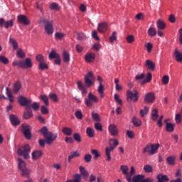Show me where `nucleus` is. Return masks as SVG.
<instances>
[{
  "instance_id": "1",
  "label": "nucleus",
  "mask_w": 182,
  "mask_h": 182,
  "mask_svg": "<svg viewBox=\"0 0 182 182\" xmlns=\"http://www.w3.org/2000/svg\"><path fill=\"white\" fill-rule=\"evenodd\" d=\"M18 168L21 171V175L22 177H26V178H29V174H31V170L26 167V163L23 161L22 159L18 158Z\"/></svg>"
},
{
  "instance_id": "2",
  "label": "nucleus",
  "mask_w": 182,
  "mask_h": 182,
  "mask_svg": "<svg viewBox=\"0 0 182 182\" xmlns=\"http://www.w3.org/2000/svg\"><path fill=\"white\" fill-rule=\"evenodd\" d=\"M119 146V141L117 139H109V147L105 148V154L107 156V161H110L112 160V156H110V152L113 151L116 147Z\"/></svg>"
},
{
  "instance_id": "3",
  "label": "nucleus",
  "mask_w": 182,
  "mask_h": 182,
  "mask_svg": "<svg viewBox=\"0 0 182 182\" xmlns=\"http://www.w3.org/2000/svg\"><path fill=\"white\" fill-rule=\"evenodd\" d=\"M40 22H41V23H44V31L47 35H53L55 28H53V21H49L46 18H41Z\"/></svg>"
},
{
  "instance_id": "4",
  "label": "nucleus",
  "mask_w": 182,
  "mask_h": 182,
  "mask_svg": "<svg viewBox=\"0 0 182 182\" xmlns=\"http://www.w3.org/2000/svg\"><path fill=\"white\" fill-rule=\"evenodd\" d=\"M159 147H160L159 144H148L142 150V153L146 154L147 153L149 156H153V154H156L157 153V150H159Z\"/></svg>"
},
{
  "instance_id": "5",
  "label": "nucleus",
  "mask_w": 182,
  "mask_h": 182,
  "mask_svg": "<svg viewBox=\"0 0 182 182\" xmlns=\"http://www.w3.org/2000/svg\"><path fill=\"white\" fill-rule=\"evenodd\" d=\"M18 154L20 156H23L25 160H28L29 158V153H31V146L29 145L26 144L23 146L20 147L17 151Z\"/></svg>"
},
{
  "instance_id": "6",
  "label": "nucleus",
  "mask_w": 182,
  "mask_h": 182,
  "mask_svg": "<svg viewBox=\"0 0 182 182\" xmlns=\"http://www.w3.org/2000/svg\"><path fill=\"white\" fill-rule=\"evenodd\" d=\"M127 102H133V103H136V102H139V92H137L136 90L134 91L127 90Z\"/></svg>"
},
{
  "instance_id": "7",
  "label": "nucleus",
  "mask_w": 182,
  "mask_h": 182,
  "mask_svg": "<svg viewBox=\"0 0 182 182\" xmlns=\"http://www.w3.org/2000/svg\"><path fill=\"white\" fill-rule=\"evenodd\" d=\"M95 79L96 78L95 77L93 73L89 72L85 76V86H87V87H91V86H93V85L95 84Z\"/></svg>"
},
{
  "instance_id": "8",
  "label": "nucleus",
  "mask_w": 182,
  "mask_h": 182,
  "mask_svg": "<svg viewBox=\"0 0 182 182\" xmlns=\"http://www.w3.org/2000/svg\"><path fill=\"white\" fill-rule=\"evenodd\" d=\"M21 132L27 140L32 139V134L31 133V126L28 124H21Z\"/></svg>"
},
{
  "instance_id": "9",
  "label": "nucleus",
  "mask_w": 182,
  "mask_h": 182,
  "mask_svg": "<svg viewBox=\"0 0 182 182\" xmlns=\"http://www.w3.org/2000/svg\"><path fill=\"white\" fill-rule=\"evenodd\" d=\"M99 99H97V97H96V95H93L92 92H89L88 99H85V103L88 107L93 106V102L94 103H97Z\"/></svg>"
},
{
  "instance_id": "10",
  "label": "nucleus",
  "mask_w": 182,
  "mask_h": 182,
  "mask_svg": "<svg viewBox=\"0 0 182 182\" xmlns=\"http://www.w3.org/2000/svg\"><path fill=\"white\" fill-rule=\"evenodd\" d=\"M44 137L46 139V143L47 144H50L53 141H55V140H56V139H58V134H53L50 132Z\"/></svg>"
},
{
  "instance_id": "11",
  "label": "nucleus",
  "mask_w": 182,
  "mask_h": 182,
  "mask_svg": "<svg viewBox=\"0 0 182 182\" xmlns=\"http://www.w3.org/2000/svg\"><path fill=\"white\" fill-rule=\"evenodd\" d=\"M144 180V175H136L134 177L127 176V181L128 182H141Z\"/></svg>"
},
{
  "instance_id": "12",
  "label": "nucleus",
  "mask_w": 182,
  "mask_h": 182,
  "mask_svg": "<svg viewBox=\"0 0 182 182\" xmlns=\"http://www.w3.org/2000/svg\"><path fill=\"white\" fill-rule=\"evenodd\" d=\"M17 22L18 23H22L23 25L28 26L31 22L29 21V18L26 17L25 15H18L17 16Z\"/></svg>"
},
{
  "instance_id": "13",
  "label": "nucleus",
  "mask_w": 182,
  "mask_h": 182,
  "mask_svg": "<svg viewBox=\"0 0 182 182\" xmlns=\"http://www.w3.org/2000/svg\"><path fill=\"white\" fill-rule=\"evenodd\" d=\"M9 120L13 126H19L21 124V119L14 114L9 115Z\"/></svg>"
},
{
  "instance_id": "14",
  "label": "nucleus",
  "mask_w": 182,
  "mask_h": 182,
  "mask_svg": "<svg viewBox=\"0 0 182 182\" xmlns=\"http://www.w3.org/2000/svg\"><path fill=\"white\" fill-rule=\"evenodd\" d=\"M154 100H156V95L153 92H149L146 94L144 97V102L146 103H154Z\"/></svg>"
},
{
  "instance_id": "15",
  "label": "nucleus",
  "mask_w": 182,
  "mask_h": 182,
  "mask_svg": "<svg viewBox=\"0 0 182 182\" xmlns=\"http://www.w3.org/2000/svg\"><path fill=\"white\" fill-rule=\"evenodd\" d=\"M109 28V26L107 25V23L102 22L98 24L97 31L100 32V33H105V32L107 31V29Z\"/></svg>"
},
{
  "instance_id": "16",
  "label": "nucleus",
  "mask_w": 182,
  "mask_h": 182,
  "mask_svg": "<svg viewBox=\"0 0 182 182\" xmlns=\"http://www.w3.org/2000/svg\"><path fill=\"white\" fill-rule=\"evenodd\" d=\"M18 102L21 106H28V105H31V103H32V100H28L24 96H20L18 97Z\"/></svg>"
},
{
  "instance_id": "17",
  "label": "nucleus",
  "mask_w": 182,
  "mask_h": 182,
  "mask_svg": "<svg viewBox=\"0 0 182 182\" xmlns=\"http://www.w3.org/2000/svg\"><path fill=\"white\" fill-rule=\"evenodd\" d=\"M32 66V60L30 58H27L25 60H23V69H31Z\"/></svg>"
},
{
  "instance_id": "18",
  "label": "nucleus",
  "mask_w": 182,
  "mask_h": 182,
  "mask_svg": "<svg viewBox=\"0 0 182 182\" xmlns=\"http://www.w3.org/2000/svg\"><path fill=\"white\" fill-rule=\"evenodd\" d=\"M108 130L112 136H117L119 134L117 127H116L114 124H110L108 127Z\"/></svg>"
},
{
  "instance_id": "19",
  "label": "nucleus",
  "mask_w": 182,
  "mask_h": 182,
  "mask_svg": "<svg viewBox=\"0 0 182 182\" xmlns=\"http://www.w3.org/2000/svg\"><path fill=\"white\" fill-rule=\"evenodd\" d=\"M22 89V83L20 81H16L13 85V92L15 95Z\"/></svg>"
},
{
  "instance_id": "20",
  "label": "nucleus",
  "mask_w": 182,
  "mask_h": 182,
  "mask_svg": "<svg viewBox=\"0 0 182 182\" xmlns=\"http://www.w3.org/2000/svg\"><path fill=\"white\" fill-rule=\"evenodd\" d=\"M145 66L149 69V70H154L156 69V64L150 60H146L145 62Z\"/></svg>"
},
{
  "instance_id": "21",
  "label": "nucleus",
  "mask_w": 182,
  "mask_h": 182,
  "mask_svg": "<svg viewBox=\"0 0 182 182\" xmlns=\"http://www.w3.org/2000/svg\"><path fill=\"white\" fill-rule=\"evenodd\" d=\"M156 178L158 182H167L170 181L166 175H164L162 173H159V175H157Z\"/></svg>"
},
{
  "instance_id": "22",
  "label": "nucleus",
  "mask_w": 182,
  "mask_h": 182,
  "mask_svg": "<svg viewBox=\"0 0 182 182\" xmlns=\"http://www.w3.org/2000/svg\"><path fill=\"white\" fill-rule=\"evenodd\" d=\"M95 58H96V55L93 53H87L85 55V60L86 62H88V63L93 62Z\"/></svg>"
},
{
  "instance_id": "23",
  "label": "nucleus",
  "mask_w": 182,
  "mask_h": 182,
  "mask_svg": "<svg viewBox=\"0 0 182 182\" xmlns=\"http://www.w3.org/2000/svg\"><path fill=\"white\" fill-rule=\"evenodd\" d=\"M77 85L78 89L81 90L82 94L86 95L87 93V90L86 89V87L85 86V85H83V82H82V81H77Z\"/></svg>"
},
{
  "instance_id": "24",
  "label": "nucleus",
  "mask_w": 182,
  "mask_h": 182,
  "mask_svg": "<svg viewBox=\"0 0 182 182\" xmlns=\"http://www.w3.org/2000/svg\"><path fill=\"white\" fill-rule=\"evenodd\" d=\"M120 170L122 172V174H124V176H126V180H127V177L129 176V167L126 165H122L120 166Z\"/></svg>"
},
{
  "instance_id": "25",
  "label": "nucleus",
  "mask_w": 182,
  "mask_h": 182,
  "mask_svg": "<svg viewBox=\"0 0 182 182\" xmlns=\"http://www.w3.org/2000/svg\"><path fill=\"white\" fill-rule=\"evenodd\" d=\"M43 154L42 153V151L39 150V151H34L32 154V159L33 160H38V159H39V157H42V155Z\"/></svg>"
},
{
  "instance_id": "26",
  "label": "nucleus",
  "mask_w": 182,
  "mask_h": 182,
  "mask_svg": "<svg viewBox=\"0 0 182 182\" xmlns=\"http://www.w3.org/2000/svg\"><path fill=\"white\" fill-rule=\"evenodd\" d=\"M174 56L176 62L182 63V53L178 52L177 49L175 50Z\"/></svg>"
},
{
  "instance_id": "27",
  "label": "nucleus",
  "mask_w": 182,
  "mask_h": 182,
  "mask_svg": "<svg viewBox=\"0 0 182 182\" xmlns=\"http://www.w3.org/2000/svg\"><path fill=\"white\" fill-rule=\"evenodd\" d=\"M63 59L65 63H69V62H70V55L69 53H68V51H63Z\"/></svg>"
},
{
  "instance_id": "28",
  "label": "nucleus",
  "mask_w": 182,
  "mask_h": 182,
  "mask_svg": "<svg viewBox=\"0 0 182 182\" xmlns=\"http://www.w3.org/2000/svg\"><path fill=\"white\" fill-rule=\"evenodd\" d=\"M156 25H157V28L159 31H163V30L166 29V23H164V21H163L161 20H158Z\"/></svg>"
},
{
  "instance_id": "29",
  "label": "nucleus",
  "mask_w": 182,
  "mask_h": 182,
  "mask_svg": "<svg viewBox=\"0 0 182 182\" xmlns=\"http://www.w3.org/2000/svg\"><path fill=\"white\" fill-rule=\"evenodd\" d=\"M80 176H82V177H89V172L83 166H80Z\"/></svg>"
},
{
  "instance_id": "30",
  "label": "nucleus",
  "mask_w": 182,
  "mask_h": 182,
  "mask_svg": "<svg viewBox=\"0 0 182 182\" xmlns=\"http://www.w3.org/2000/svg\"><path fill=\"white\" fill-rule=\"evenodd\" d=\"M80 156V154H79L77 151L71 152L68 156V163H70V161H72V159H75V157H79Z\"/></svg>"
},
{
  "instance_id": "31",
  "label": "nucleus",
  "mask_w": 182,
  "mask_h": 182,
  "mask_svg": "<svg viewBox=\"0 0 182 182\" xmlns=\"http://www.w3.org/2000/svg\"><path fill=\"white\" fill-rule=\"evenodd\" d=\"M159 117V110L157 108H154L151 112V119L154 121L157 120V118Z\"/></svg>"
},
{
  "instance_id": "32",
  "label": "nucleus",
  "mask_w": 182,
  "mask_h": 182,
  "mask_svg": "<svg viewBox=\"0 0 182 182\" xmlns=\"http://www.w3.org/2000/svg\"><path fill=\"white\" fill-rule=\"evenodd\" d=\"M166 161L169 164V166H174V164H176V156H168L166 159Z\"/></svg>"
},
{
  "instance_id": "33",
  "label": "nucleus",
  "mask_w": 182,
  "mask_h": 182,
  "mask_svg": "<svg viewBox=\"0 0 182 182\" xmlns=\"http://www.w3.org/2000/svg\"><path fill=\"white\" fill-rule=\"evenodd\" d=\"M9 43L12 45L13 49L16 50L18 49V42L13 38H9Z\"/></svg>"
},
{
  "instance_id": "34",
  "label": "nucleus",
  "mask_w": 182,
  "mask_h": 182,
  "mask_svg": "<svg viewBox=\"0 0 182 182\" xmlns=\"http://www.w3.org/2000/svg\"><path fill=\"white\" fill-rule=\"evenodd\" d=\"M132 123L134 126H136V127H140V126H141V120L137 119L136 117H133Z\"/></svg>"
},
{
  "instance_id": "35",
  "label": "nucleus",
  "mask_w": 182,
  "mask_h": 182,
  "mask_svg": "<svg viewBox=\"0 0 182 182\" xmlns=\"http://www.w3.org/2000/svg\"><path fill=\"white\" fill-rule=\"evenodd\" d=\"M174 126H176V124H173V123L166 124V132H168L169 133L174 132Z\"/></svg>"
},
{
  "instance_id": "36",
  "label": "nucleus",
  "mask_w": 182,
  "mask_h": 182,
  "mask_svg": "<svg viewBox=\"0 0 182 182\" xmlns=\"http://www.w3.org/2000/svg\"><path fill=\"white\" fill-rule=\"evenodd\" d=\"M151 81V73H148L146 78L143 80V81L141 82V85H144L146 83H149V82Z\"/></svg>"
},
{
  "instance_id": "37",
  "label": "nucleus",
  "mask_w": 182,
  "mask_h": 182,
  "mask_svg": "<svg viewBox=\"0 0 182 182\" xmlns=\"http://www.w3.org/2000/svg\"><path fill=\"white\" fill-rule=\"evenodd\" d=\"M86 133L88 136V137H95V129H92L90 127L87 128Z\"/></svg>"
},
{
  "instance_id": "38",
  "label": "nucleus",
  "mask_w": 182,
  "mask_h": 182,
  "mask_svg": "<svg viewBox=\"0 0 182 182\" xmlns=\"http://www.w3.org/2000/svg\"><path fill=\"white\" fill-rule=\"evenodd\" d=\"M148 35L151 37L156 36V35H157V31L156 30V28L150 27L148 29Z\"/></svg>"
},
{
  "instance_id": "39",
  "label": "nucleus",
  "mask_w": 182,
  "mask_h": 182,
  "mask_svg": "<svg viewBox=\"0 0 182 182\" xmlns=\"http://www.w3.org/2000/svg\"><path fill=\"white\" fill-rule=\"evenodd\" d=\"M63 133L65 134V136H72L73 130L69 127L63 128Z\"/></svg>"
},
{
  "instance_id": "40",
  "label": "nucleus",
  "mask_w": 182,
  "mask_h": 182,
  "mask_svg": "<svg viewBox=\"0 0 182 182\" xmlns=\"http://www.w3.org/2000/svg\"><path fill=\"white\" fill-rule=\"evenodd\" d=\"M65 38V33L57 32L55 33V39L57 41H62Z\"/></svg>"
},
{
  "instance_id": "41",
  "label": "nucleus",
  "mask_w": 182,
  "mask_h": 182,
  "mask_svg": "<svg viewBox=\"0 0 182 182\" xmlns=\"http://www.w3.org/2000/svg\"><path fill=\"white\" fill-rule=\"evenodd\" d=\"M23 117L26 119H31V117H33V114L32 111H26L23 113Z\"/></svg>"
},
{
  "instance_id": "42",
  "label": "nucleus",
  "mask_w": 182,
  "mask_h": 182,
  "mask_svg": "<svg viewBox=\"0 0 182 182\" xmlns=\"http://www.w3.org/2000/svg\"><path fill=\"white\" fill-rule=\"evenodd\" d=\"M13 66H18V68H21L23 69V60H15L12 63Z\"/></svg>"
},
{
  "instance_id": "43",
  "label": "nucleus",
  "mask_w": 182,
  "mask_h": 182,
  "mask_svg": "<svg viewBox=\"0 0 182 182\" xmlns=\"http://www.w3.org/2000/svg\"><path fill=\"white\" fill-rule=\"evenodd\" d=\"M38 69L39 70H45L46 69H49V66H48V64H46L45 61H43L39 63Z\"/></svg>"
},
{
  "instance_id": "44",
  "label": "nucleus",
  "mask_w": 182,
  "mask_h": 182,
  "mask_svg": "<svg viewBox=\"0 0 182 182\" xmlns=\"http://www.w3.org/2000/svg\"><path fill=\"white\" fill-rule=\"evenodd\" d=\"M6 95H7V97H9V102H11V103H14V95H12L11 90H9V87H6Z\"/></svg>"
},
{
  "instance_id": "45",
  "label": "nucleus",
  "mask_w": 182,
  "mask_h": 182,
  "mask_svg": "<svg viewBox=\"0 0 182 182\" xmlns=\"http://www.w3.org/2000/svg\"><path fill=\"white\" fill-rule=\"evenodd\" d=\"M116 41H117V32L114 31L109 37V42L113 43V42H115Z\"/></svg>"
},
{
  "instance_id": "46",
  "label": "nucleus",
  "mask_w": 182,
  "mask_h": 182,
  "mask_svg": "<svg viewBox=\"0 0 182 182\" xmlns=\"http://www.w3.org/2000/svg\"><path fill=\"white\" fill-rule=\"evenodd\" d=\"M144 171L145 173H153V166L149 164L145 165L144 166Z\"/></svg>"
},
{
  "instance_id": "47",
  "label": "nucleus",
  "mask_w": 182,
  "mask_h": 182,
  "mask_svg": "<svg viewBox=\"0 0 182 182\" xmlns=\"http://www.w3.org/2000/svg\"><path fill=\"white\" fill-rule=\"evenodd\" d=\"M59 56H60V55L59 54L56 53V51L53 50L50 53L48 58H49V59H56Z\"/></svg>"
},
{
  "instance_id": "48",
  "label": "nucleus",
  "mask_w": 182,
  "mask_h": 182,
  "mask_svg": "<svg viewBox=\"0 0 182 182\" xmlns=\"http://www.w3.org/2000/svg\"><path fill=\"white\" fill-rule=\"evenodd\" d=\"M91 154L94 156V159L96 160L100 157V154L99 153V151L97 149H92L91 150Z\"/></svg>"
},
{
  "instance_id": "49",
  "label": "nucleus",
  "mask_w": 182,
  "mask_h": 182,
  "mask_svg": "<svg viewBox=\"0 0 182 182\" xmlns=\"http://www.w3.org/2000/svg\"><path fill=\"white\" fill-rule=\"evenodd\" d=\"M105 90V87L102 84H100L98 87V93L100 95V97L103 98L105 97V95H103Z\"/></svg>"
},
{
  "instance_id": "50",
  "label": "nucleus",
  "mask_w": 182,
  "mask_h": 182,
  "mask_svg": "<svg viewBox=\"0 0 182 182\" xmlns=\"http://www.w3.org/2000/svg\"><path fill=\"white\" fill-rule=\"evenodd\" d=\"M16 55L18 58H20V59H23V58L26 56V54H25V52H23V50L21 48L17 51Z\"/></svg>"
},
{
  "instance_id": "51",
  "label": "nucleus",
  "mask_w": 182,
  "mask_h": 182,
  "mask_svg": "<svg viewBox=\"0 0 182 182\" xmlns=\"http://www.w3.org/2000/svg\"><path fill=\"white\" fill-rule=\"evenodd\" d=\"M0 62L1 63H3V65H8V63H9V60L4 55H0Z\"/></svg>"
},
{
  "instance_id": "52",
  "label": "nucleus",
  "mask_w": 182,
  "mask_h": 182,
  "mask_svg": "<svg viewBox=\"0 0 182 182\" xmlns=\"http://www.w3.org/2000/svg\"><path fill=\"white\" fill-rule=\"evenodd\" d=\"M4 25V28L6 29H8V28H12V26H14V20L5 21Z\"/></svg>"
},
{
  "instance_id": "53",
  "label": "nucleus",
  "mask_w": 182,
  "mask_h": 182,
  "mask_svg": "<svg viewBox=\"0 0 182 182\" xmlns=\"http://www.w3.org/2000/svg\"><path fill=\"white\" fill-rule=\"evenodd\" d=\"M36 60L39 63H41L42 62H45V57H43L42 54H38L36 56Z\"/></svg>"
},
{
  "instance_id": "54",
  "label": "nucleus",
  "mask_w": 182,
  "mask_h": 182,
  "mask_svg": "<svg viewBox=\"0 0 182 182\" xmlns=\"http://www.w3.org/2000/svg\"><path fill=\"white\" fill-rule=\"evenodd\" d=\"M73 139L75 141H77V143H80V141H82V137L79 133H75L73 134Z\"/></svg>"
},
{
  "instance_id": "55",
  "label": "nucleus",
  "mask_w": 182,
  "mask_h": 182,
  "mask_svg": "<svg viewBox=\"0 0 182 182\" xmlns=\"http://www.w3.org/2000/svg\"><path fill=\"white\" fill-rule=\"evenodd\" d=\"M91 116L95 122H100V117L98 113L92 112Z\"/></svg>"
},
{
  "instance_id": "56",
  "label": "nucleus",
  "mask_w": 182,
  "mask_h": 182,
  "mask_svg": "<svg viewBox=\"0 0 182 182\" xmlns=\"http://www.w3.org/2000/svg\"><path fill=\"white\" fill-rule=\"evenodd\" d=\"M41 100H43V103H45L46 106H49V98H48V96L41 95Z\"/></svg>"
},
{
  "instance_id": "57",
  "label": "nucleus",
  "mask_w": 182,
  "mask_h": 182,
  "mask_svg": "<svg viewBox=\"0 0 182 182\" xmlns=\"http://www.w3.org/2000/svg\"><path fill=\"white\" fill-rule=\"evenodd\" d=\"M40 132L44 137L48 135V133L50 132H48V127H43L42 129H41Z\"/></svg>"
},
{
  "instance_id": "58",
  "label": "nucleus",
  "mask_w": 182,
  "mask_h": 182,
  "mask_svg": "<svg viewBox=\"0 0 182 182\" xmlns=\"http://www.w3.org/2000/svg\"><path fill=\"white\" fill-rule=\"evenodd\" d=\"M86 38L85 33H77V41H83Z\"/></svg>"
},
{
  "instance_id": "59",
  "label": "nucleus",
  "mask_w": 182,
  "mask_h": 182,
  "mask_svg": "<svg viewBox=\"0 0 182 182\" xmlns=\"http://www.w3.org/2000/svg\"><path fill=\"white\" fill-rule=\"evenodd\" d=\"M75 117L78 119V120H82L83 119V114L82 113V111H77L75 113Z\"/></svg>"
},
{
  "instance_id": "60",
  "label": "nucleus",
  "mask_w": 182,
  "mask_h": 182,
  "mask_svg": "<svg viewBox=\"0 0 182 182\" xmlns=\"http://www.w3.org/2000/svg\"><path fill=\"white\" fill-rule=\"evenodd\" d=\"M170 80V78L168 77V75H164L162 77V83L163 85H168V81Z\"/></svg>"
},
{
  "instance_id": "61",
  "label": "nucleus",
  "mask_w": 182,
  "mask_h": 182,
  "mask_svg": "<svg viewBox=\"0 0 182 182\" xmlns=\"http://www.w3.org/2000/svg\"><path fill=\"white\" fill-rule=\"evenodd\" d=\"M84 160L85 163H90L92 161V155L90 154H86L84 156Z\"/></svg>"
},
{
  "instance_id": "62",
  "label": "nucleus",
  "mask_w": 182,
  "mask_h": 182,
  "mask_svg": "<svg viewBox=\"0 0 182 182\" xmlns=\"http://www.w3.org/2000/svg\"><path fill=\"white\" fill-rule=\"evenodd\" d=\"M49 97L50 99H51V100H53V102L59 101V98H58V95H56V94L55 93L50 94Z\"/></svg>"
},
{
  "instance_id": "63",
  "label": "nucleus",
  "mask_w": 182,
  "mask_h": 182,
  "mask_svg": "<svg viewBox=\"0 0 182 182\" xmlns=\"http://www.w3.org/2000/svg\"><path fill=\"white\" fill-rule=\"evenodd\" d=\"M127 41L128 43H133L134 42V36L133 35H129L127 37Z\"/></svg>"
},
{
  "instance_id": "64",
  "label": "nucleus",
  "mask_w": 182,
  "mask_h": 182,
  "mask_svg": "<svg viewBox=\"0 0 182 182\" xmlns=\"http://www.w3.org/2000/svg\"><path fill=\"white\" fill-rule=\"evenodd\" d=\"M39 107H40V105H38V102H33L31 105V107H32L33 110H34L35 112H36L37 110H39Z\"/></svg>"
}]
</instances>
